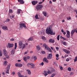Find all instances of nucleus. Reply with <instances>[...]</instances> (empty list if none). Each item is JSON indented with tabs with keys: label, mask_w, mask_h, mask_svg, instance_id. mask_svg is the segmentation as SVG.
I'll return each instance as SVG.
<instances>
[{
	"label": "nucleus",
	"mask_w": 77,
	"mask_h": 77,
	"mask_svg": "<svg viewBox=\"0 0 77 77\" xmlns=\"http://www.w3.org/2000/svg\"><path fill=\"white\" fill-rule=\"evenodd\" d=\"M46 32L47 34H50L51 35H54L55 32L53 33V31L50 27H48L46 30Z\"/></svg>",
	"instance_id": "nucleus-1"
},
{
	"label": "nucleus",
	"mask_w": 77,
	"mask_h": 77,
	"mask_svg": "<svg viewBox=\"0 0 77 77\" xmlns=\"http://www.w3.org/2000/svg\"><path fill=\"white\" fill-rule=\"evenodd\" d=\"M20 27H19L18 29L19 30H21L24 27L25 29H26V24L25 23H20Z\"/></svg>",
	"instance_id": "nucleus-2"
},
{
	"label": "nucleus",
	"mask_w": 77,
	"mask_h": 77,
	"mask_svg": "<svg viewBox=\"0 0 77 77\" xmlns=\"http://www.w3.org/2000/svg\"><path fill=\"white\" fill-rule=\"evenodd\" d=\"M27 66L33 69L35 68V64L33 63H27Z\"/></svg>",
	"instance_id": "nucleus-3"
},
{
	"label": "nucleus",
	"mask_w": 77,
	"mask_h": 77,
	"mask_svg": "<svg viewBox=\"0 0 77 77\" xmlns=\"http://www.w3.org/2000/svg\"><path fill=\"white\" fill-rule=\"evenodd\" d=\"M43 7V5H37L36 7V9L37 11L41 10L42 8Z\"/></svg>",
	"instance_id": "nucleus-4"
},
{
	"label": "nucleus",
	"mask_w": 77,
	"mask_h": 77,
	"mask_svg": "<svg viewBox=\"0 0 77 77\" xmlns=\"http://www.w3.org/2000/svg\"><path fill=\"white\" fill-rule=\"evenodd\" d=\"M10 66H11V64H9L6 68L7 70L6 71V73L7 74H9V69H10Z\"/></svg>",
	"instance_id": "nucleus-5"
},
{
	"label": "nucleus",
	"mask_w": 77,
	"mask_h": 77,
	"mask_svg": "<svg viewBox=\"0 0 77 77\" xmlns=\"http://www.w3.org/2000/svg\"><path fill=\"white\" fill-rule=\"evenodd\" d=\"M43 45L44 47H45L46 50H48V51H49V50H50V48L48 47V46H47V45L46 44H44Z\"/></svg>",
	"instance_id": "nucleus-6"
},
{
	"label": "nucleus",
	"mask_w": 77,
	"mask_h": 77,
	"mask_svg": "<svg viewBox=\"0 0 77 77\" xmlns=\"http://www.w3.org/2000/svg\"><path fill=\"white\" fill-rule=\"evenodd\" d=\"M66 36L67 37V38H70V32H69V31L68 30H67L66 31Z\"/></svg>",
	"instance_id": "nucleus-7"
},
{
	"label": "nucleus",
	"mask_w": 77,
	"mask_h": 77,
	"mask_svg": "<svg viewBox=\"0 0 77 77\" xmlns=\"http://www.w3.org/2000/svg\"><path fill=\"white\" fill-rule=\"evenodd\" d=\"M7 47H9V48H11L14 47V44H11L10 43H8L7 46Z\"/></svg>",
	"instance_id": "nucleus-8"
},
{
	"label": "nucleus",
	"mask_w": 77,
	"mask_h": 77,
	"mask_svg": "<svg viewBox=\"0 0 77 77\" xmlns=\"http://www.w3.org/2000/svg\"><path fill=\"white\" fill-rule=\"evenodd\" d=\"M63 51H64L67 54H69L70 53V51L69 50H68L66 49H63Z\"/></svg>",
	"instance_id": "nucleus-9"
},
{
	"label": "nucleus",
	"mask_w": 77,
	"mask_h": 77,
	"mask_svg": "<svg viewBox=\"0 0 77 77\" xmlns=\"http://www.w3.org/2000/svg\"><path fill=\"white\" fill-rule=\"evenodd\" d=\"M52 54H49L47 58L48 59H52Z\"/></svg>",
	"instance_id": "nucleus-10"
},
{
	"label": "nucleus",
	"mask_w": 77,
	"mask_h": 77,
	"mask_svg": "<svg viewBox=\"0 0 77 77\" xmlns=\"http://www.w3.org/2000/svg\"><path fill=\"white\" fill-rule=\"evenodd\" d=\"M43 62H46V63H48L49 62V61L48 60H47V58L45 57L43 58Z\"/></svg>",
	"instance_id": "nucleus-11"
},
{
	"label": "nucleus",
	"mask_w": 77,
	"mask_h": 77,
	"mask_svg": "<svg viewBox=\"0 0 77 77\" xmlns=\"http://www.w3.org/2000/svg\"><path fill=\"white\" fill-rule=\"evenodd\" d=\"M76 29H73L71 31V36H73V34L74 33H75V32Z\"/></svg>",
	"instance_id": "nucleus-12"
},
{
	"label": "nucleus",
	"mask_w": 77,
	"mask_h": 77,
	"mask_svg": "<svg viewBox=\"0 0 77 77\" xmlns=\"http://www.w3.org/2000/svg\"><path fill=\"white\" fill-rule=\"evenodd\" d=\"M2 29L4 30H8V29L6 26H2Z\"/></svg>",
	"instance_id": "nucleus-13"
},
{
	"label": "nucleus",
	"mask_w": 77,
	"mask_h": 77,
	"mask_svg": "<svg viewBox=\"0 0 77 77\" xmlns=\"http://www.w3.org/2000/svg\"><path fill=\"white\" fill-rule=\"evenodd\" d=\"M32 4L34 6H35V5H36L37 3H38V1H32Z\"/></svg>",
	"instance_id": "nucleus-14"
},
{
	"label": "nucleus",
	"mask_w": 77,
	"mask_h": 77,
	"mask_svg": "<svg viewBox=\"0 0 77 77\" xmlns=\"http://www.w3.org/2000/svg\"><path fill=\"white\" fill-rule=\"evenodd\" d=\"M20 48L22 49H24V48H26V45L25 44H23L22 45L19 47Z\"/></svg>",
	"instance_id": "nucleus-15"
},
{
	"label": "nucleus",
	"mask_w": 77,
	"mask_h": 77,
	"mask_svg": "<svg viewBox=\"0 0 77 77\" xmlns=\"http://www.w3.org/2000/svg\"><path fill=\"white\" fill-rule=\"evenodd\" d=\"M54 40L53 39L51 38L49 40V42L50 43H54Z\"/></svg>",
	"instance_id": "nucleus-16"
},
{
	"label": "nucleus",
	"mask_w": 77,
	"mask_h": 77,
	"mask_svg": "<svg viewBox=\"0 0 77 77\" xmlns=\"http://www.w3.org/2000/svg\"><path fill=\"white\" fill-rule=\"evenodd\" d=\"M43 74L45 75V76H47L48 75V73L46 71H44L43 72Z\"/></svg>",
	"instance_id": "nucleus-17"
},
{
	"label": "nucleus",
	"mask_w": 77,
	"mask_h": 77,
	"mask_svg": "<svg viewBox=\"0 0 77 77\" xmlns=\"http://www.w3.org/2000/svg\"><path fill=\"white\" fill-rule=\"evenodd\" d=\"M3 51L4 52V56H7V51H6V50L5 49H4L3 50Z\"/></svg>",
	"instance_id": "nucleus-18"
},
{
	"label": "nucleus",
	"mask_w": 77,
	"mask_h": 77,
	"mask_svg": "<svg viewBox=\"0 0 77 77\" xmlns=\"http://www.w3.org/2000/svg\"><path fill=\"white\" fill-rule=\"evenodd\" d=\"M18 2H20V4H24V2L23 1V0H18Z\"/></svg>",
	"instance_id": "nucleus-19"
},
{
	"label": "nucleus",
	"mask_w": 77,
	"mask_h": 77,
	"mask_svg": "<svg viewBox=\"0 0 77 77\" xmlns=\"http://www.w3.org/2000/svg\"><path fill=\"white\" fill-rule=\"evenodd\" d=\"M17 74L18 76H19V77H22L23 76V75H21V73H20V72H18L17 73Z\"/></svg>",
	"instance_id": "nucleus-20"
},
{
	"label": "nucleus",
	"mask_w": 77,
	"mask_h": 77,
	"mask_svg": "<svg viewBox=\"0 0 77 77\" xmlns=\"http://www.w3.org/2000/svg\"><path fill=\"white\" fill-rule=\"evenodd\" d=\"M19 46H22V45H23V42L21 41H19Z\"/></svg>",
	"instance_id": "nucleus-21"
},
{
	"label": "nucleus",
	"mask_w": 77,
	"mask_h": 77,
	"mask_svg": "<svg viewBox=\"0 0 77 77\" xmlns=\"http://www.w3.org/2000/svg\"><path fill=\"white\" fill-rule=\"evenodd\" d=\"M36 48H37V50H38V51H39V50L41 49V47H40V46H39V45L36 46Z\"/></svg>",
	"instance_id": "nucleus-22"
},
{
	"label": "nucleus",
	"mask_w": 77,
	"mask_h": 77,
	"mask_svg": "<svg viewBox=\"0 0 77 77\" xmlns=\"http://www.w3.org/2000/svg\"><path fill=\"white\" fill-rule=\"evenodd\" d=\"M11 55H14V54H15V50H12L11 52Z\"/></svg>",
	"instance_id": "nucleus-23"
},
{
	"label": "nucleus",
	"mask_w": 77,
	"mask_h": 77,
	"mask_svg": "<svg viewBox=\"0 0 77 77\" xmlns=\"http://www.w3.org/2000/svg\"><path fill=\"white\" fill-rule=\"evenodd\" d=\"M61 32L63 33L64 35H66V32H64V31H63V29H62L61 30Z\"/></svg>",
	"instance_id": "nucleus-24"
},
{
	"label": "nucleus",
	"mask_w": 77,
	"mask_h": 77,
	"mask_svg": "<svg viewBox=\"0 0 77 77\" xmlns=\"http://www.w3.org/2000/svg\"><path fill=\"white\" fill-rule=\"evenodd\" d=\"M33 39V38L32 37H30V38H29L28 40V41H32V40Z\"/></svg>",
	"instance_id": "nucleus-25"
},
{
	"label": "nucleus",
	"mask_w": 77,
	"mask_h": 77,
	"mask_svg": "<svg viewBox=\"0 0 77 77\" xmlns=\"http://www.w3.org/2000/svg\"><path fill=\"white\" fill-rule=\"evenodd\" d=\"M35 18L37 20H38V19H39V18L38 17V14H36L35 17Z\"/></svg>",
	"instance_id": "nucleus-26"
},
{
	"label": "nucleus",
	"mask_w": 77,
	"mask_h": 77,
	"mask_svg": "<svg viewBox=\"0 0 77 77\" xmlns=\"http://www.w3.org/2000/svg\"><path fill=\"white\" fill-rule=\"evenodd\" d=\"M43 14L45 17H46V15H47V12L45 11H43Z\"/></svg>",
	"instance_id": "nucleus-27"
},
{
	"label": "nucleus",
	"mask_w": 77,
	"mask_h": 77,
	"mask_svg": "<svg viewBox=\"0 0 77 77\" xmlns=\"http://www.w3.org/2000/svg\"><path fill=\"white\" fill-rule=\"evenodd\" d=\"M7 63H8V62L7 61H5L4 62L3 65L4 66H6L7 65Z\"/></svg>",
	"instance_id": "nucleus-28"
},
{
	"label": "nucleus",
	"mask_w": 77,
	"mask_h": 77,
	"mask_svg": "<svg viewBox=\"0 0 77 77\" xmlns=\"http://www.w3.org/2000/svg\"><path fill=\"white\" fill-rule=\"evenodd\" d=\"M26 71H27L28 74H29V75L31 74V72L30 70H27Z\"/></svg>",
	"instance_id": "nucleus-29"
},
{
	"label": "nucleus",
	"mask_w": 77,
	"mask_h": 77,
	"mask_svg": "<svg viewBox=\"0 0 77 77\" xmlns=\"http://www.w3.org/2000/svg\"><path fill=\"white\" fill-rule=\"evenodd\" d=\"M17 47V43H15V47H14L15 50H16Z\"/></svg>",
	"instance_id": "nucleus-30"
},
{
	"label": "nucleus",
	"mask_w": 77,
	"mask_h": 77,
	"mask_svg": "<svg viewBox=\"0 0 77 77\" xmlns=\"http://www.w3.org/2000/svg\"><path fill=\"white\" fill-rule=\"evenodd\" d=\"M63 44L64 45H66V43L65 42H62Z\"/></svg>",
	"instance_id": "nucleus-31"
},
{
	"label": "nucleus",
	"mask_w": 77,
	"mask_h": 77,
	"mask_svg": "<svg viewBox=\"0 0 77 77\" xmlns=\"http://www.w3.org/2000/svg\"><path fill=\"white\" fill-rule=\"evenodd\" d=\"M51 71H52V72H54V71H55V70L54 69H53V68H51Z\"/></svg>",
	"instance_id": "nucleus-32"
},
{
	"label": "nucleus",
	"mask_w": 77,
	"mask_h": 77,
	"mask_svg": "<svg viewBox=\"0 0 77 77\" xmlns=\"http://www.w3.org/2000/svg\"><path fill=\"white\" fill-rule=\"evenodd\" d=\"M47 72L48 73V74H51V71H50V70H48Z\"/></svg>",
	"instance_id": "nucleus-33"
},
{
	"label": "nucleus",
	"mask_w": 77,
	"mask_h": 77,
	"mask_svg": "<svg viewBox=\"0 0 77 77\" xmlns=\"http://www.w3.org/2000/svg\"><path fill=\"white\" fill-rule=\"evenodd\" d=\"M57 39L58 41H59V39H60V35H59L57 37Z\"/></svg>",
	"instance_id": "nucleus-34"
},
{
	"label": "nucleus",
	"mask_w": 77,
	"mask_h": 77,
	"mask_svg": "<svg viewBox=\"0 0 77 77\" xmlns=\"http://www.w3.org/2000/svg\"><path fill=\"white\" fill-rule=\"evenodd\" d=\"M77 56L76 57H75V59H74V62H77Z\"/></svg>",
	"instance_id": "nucleus-35"
},
{
	"label": "nucleus",
	"mask_w": 77,
	"mask_h": 77,
	"mask_svg": "<svg viewBox=\"0 0 77 77\" xmlns=\"http://www.w3.org/2000/svg\"><path fill=\"white\" fill-rule=\"evenodd\" d=\"M33 58L34 59V60H37V57L36 56H35L33 57Z\"/></svg>",
	"instance_id": "nucleus-36"
},
{
	"label": "nucleus",
	"mask_w": 77,
	"mask_h": 77,
	"mask_svg": "<svg viewBox=\"0 0 77 77\" xmlns=\"http://www.w3.org/2000/svg\"><path fill=\"white\" fill-rule=\"evenodd\" d=\"M21 11V10L19 9L17 10V13H18V14H20V12Z\"/></svg>",
	"instance_id": "nucleus-37"
},
{
	"label": "nucleus",
	"mask_w": 77,
	"mask_h": 77,
	"mask_svg": "<svg viewBox=\"0 0 77 77\" xmlns=\"http://www.w3.org/2000/svg\"><path fill=\"white\" fill-rule=\"evenodd\" d=\"M55 75H56L55 74H53L51 75V77H54V76H55Z\"/></svg>",
	"instance_id": "nucleus-38"
},
{
	"label": "nucleus",
	"mask_w": 77,
	"mask_h": 77,
	"mask_svg": "<svg viewBox=\"0 0 77 77\" xmlns=\"http://www.w3.org/2000/svg\"><path fill=\"white\" fill-rule=\"evenodd\" d=\"M23 66V64L21 63H19V67H21Z\"/></svg>",
	"instance_id": "nucleus-39"
},
{
	"label": "nucleus",
	"mask_w": 77,
	"mask_h": 77,
	"mask_svg": "<svg viewBox=\"0 0 77 77\" xmlns=\"http://www.w3.org/2000/svg\"><path fill=\"white\" fill-rule=\"evenodd\" d=\"M19 63H16L15 65V66L16 67H19Z\"/></svg>",
	"instance_id": "nucleus-40"
},
{
	"label": "nucleus",
	"mask_w": 77,
	"mask_h": 77,
	"mask_svg": "<svg viewBox=\"0 0 77 77\" xmlns=\"http://www.w3.org/2000/svg\"><path fill=\"white\" fill-rule=\"evenodd\" d=\"M42 39H44V40H45V37L44 36H43L42 37Z\"/></svg>",
	"instance_id": "nucleus-41"
},
{
	"label": "nucleus",
	"mask_w": 77,
	"mask_h": 77,
	"mask_svg": "<svg viewBox=\"0 0 77 77\" xmlns=\"http://www.w3.org/2000/svg\"><path fill=\"white\" fill-rule=\"evenodd\" d=\"M0 56H2V51H1V50H0Z\"/></svg>",
	"instance_id": "nucleus-42"
},
{
	"label": "nucleus",
	"mask_w": 77,
	"mask_h": 77,
	"mask_svg": "<svg viewBox=\"0 0 77 77\" xmlns=\"http://www.w3.org/2000/svg\"><path fill=\"white\" fill-rule=\"evenodd\" d=\"M51 49L53 51H54L55 53H56V51H55V50H54V48H53V47H51Z\"/></svg>",
	"instance_id": "nucleus-43"
},
{
	"label": "nucleus",
	"mask_w": 77,
	"mask_h": 77,
	"mask_svg": "<svg viewBox=\"0 0 77 77\" xmlns=\"http://www.w3.org/2000/svg\"><path fill=\"white\" fill-rule=\"evenodd\" d=\"M12 10L9 9V13H12Z\"/></svg>",
	"instance_id": "nucleus-44"
},
{
	"label": "nucleus",
	"mask_w": 77,
	"mask_h": 77,
	"mask_svg": "<svg viewBox=\"0 0 77 77\" xmlns=\"http://www.w3.org/2000/svg\"><path fill=\"white\" fill-rule=\"evenodd\" d=\"M68 70L69 71H71V69L70 67H68Z\"/></svg>",
	"instance_id": "nucleus-45"
},
{
	"label": "nucleus",
	"mask_w": 77,
	"mask_h": 77,
	"mask_svg": "<svg viewBox=\"0 0 77 77\" xmlns=\"http://www.w3.org/2000/svg\"><path fill=\"white\" fill-rule=\"evenodd\" d=\"M23 60L25 61H26V60H27V58L26 57H25L23 59Z\"/></svg>",
	"instance_id": "nucleus-46"
},
{
	"label": "nucleus",
	"mask_w": 77,
	"mask_h": 77,
	"mask_svg": "<svg viewBox=\"0 0 77 77\" xmlns=\"http://www.w3.org/2000/svg\"><path fill=\"white\" fill-rule=\"evenodd\" d=\"M42 53V54H45V51H41Z\"/></svg>",
	"instance_id": "nucleus-47"
},
{
	"label": "nucleus",
	"mask_w": 77,
	"mask_h": 77,
	"mask_svg": "<svg viewBox=\"0 0 77 77\" xmlns=\"http://www.w3.org/2000/svg\"><path fill=\"white\" fill-rule=\"evenodd\" d=\"M66 18L67 20H71V17H69L68 18V17H67Z\"/></svg>",
	"instance_id": "nucleus-48"
},
{
	"label": "nucleus",
	"mask_w": 77,
	"mask_h": 77,
	"mask_svg": "<svg viewBox=\"0 0 77 77\" xmlns=\"http://www.w3.org/2000/svg\"><path fill=\"white\" fill-rule=\"evenodd\" d=\"M60 69H61V70H63V67H62L61 66H60Z\"/></svg>",
	"instance_id": "nucleus-49"
},
{
	"label": "nucleus",
	"mask_w": 77,
	"mask_h": 77,
	"mask_svg": "<svg viewBox=\"0 0 77 77\" xmlns=\"http://www.w3.org/2000/svg\"><path fill=\"white\" fill-rule=\"evenodd\" d=\"M5 56L6 57V58H7V59H9V55H6Z\"/></svg>",
	"instance_id": "nucleus-50"
},
{
	"label": "nucleus",
	"mask_w": 77,
	"mask_h": 77,
	"mask_svg": "<svg viewBox=\"0 0 77 77\" xmlns=\"http://www.w3.org/2000/svg\"><path fill=\"white\" fill-rule=\"evenodd\" d=\"M26 57V59H30V56H28Z\"/></svg>",
	"instance_id": "nucleus-51"
},
{
	"label": "nucleus",
	"mask_w": 77,
	"mask_h": 77,
	"mask_svg": "<svg viewBox=\"0 0 77 77\" xmlns=\"http://www.w3.org/2000/svg\"><path fill=\"white\" fill-rule=\"evenodd\" d=\"M74 12H76V14H77V10H74Z\"/></svg>",
	"instance_id": "nucleus-52"
},
{
	"label": "nucleus",
	"mask_w": 77,
	"mask_h": 77,
	"mask_svg": "<svg viewBox=\"0 0 77 77\" xmlns=\"http://www.w3.org/2000/svg\"><path fill=\"white\" fill-rule=\"evenodd\" d=\"M69 61V58H67L66 60V61L67 62H68Z\"/></svg>",
	"instance_id": "nucleus-53"
},
{
	"label": "nucleus",
	"mask_w": 77,
	"mask_h": 77,
	"mask_svg": "<svg viewBox=\"0 0 77 77\" xmlns=\"http://www.w3.org/2000/svg\"><path fill=\"white\" fill-rule=\"evenodd\" d=\"M56 48L57 50V51H58L59 50V48H58L57 47H56Z\"/></svg>",
	"instance_id": "nucleus-54"
},
{
	"label": "nucleus",
	"mask_w": 77,
	"mask_h": 77,
	"mask_svg": "<svg viewBox=\"0 0 77 77\" xmlns=\"http://www.w3.org/2000/svg\"><path fill=\"white\" fill-rule=\"evenodd\" d=\"M72 74H73V72H71L70 73V74H69V75H72Z\"/></svg>",
	"instance_id": "nucleus-55"
},
{
	"label": "nucleus",
	"mask_w": 77,
	"mask_h": 77,
	"mask_svg": "<svg viewBox=\"0 0 77 77\" xmlns=\"http://www.w3.org/2000/svg\"><path fill=\"white\" fill-rule=\"evenodd\" d=\"M28 52H29V51L25 52L24 53L25 54H27V53H28Z\"/></svg>",
	"instance_id": "nucleus-56"
},
{
	"label": "nucleus",
	"mask_w": 77,
	"mask_h": 77,
	"mask_svg": "<svg viewBox=\"0 0 77 77\" xmlns=\"http://www.w3.org/2000/svg\"><path fill=\"white\" fill-rule=\"evenodd\" d=\"M56 57H59V55H58V54H56Z\"/></svg>",
	"instance_id": "nucleus-57"
},
{
	"label": "nucleus",
	"mask_w": 77,
	"mask_h": 77,
	"mask_svg": "<svg viewBox=\"0 0 77 77\" xmlns=\"http://www.w3.org/2000/svg\"><path fill=\"white\" fill-rule=\"evenodd\" d=\"M10 41H14V39L11 38Z\"/></svg>",
	"instance_id": "nucleus-58"
},
{
	"label": "nucleus",
	"mask_w": 77,
	"mask_h": 77,
	"mask_svg": "<svg viewBox=\"0 0 77 77\" xmlns=\"http://www.w3.org/2000/svg\"><path fill=\"white\" fill-rule=\"evenodd\" d=\"M9 21H10V20L9 19H8L7 20V22H8Z\"/></svg>",
	"instance_id": "nucleus-59"
},
{
	"label": "nucleus",
	"mask_w": 77,
	"mask_h": 77,
	"mask_svg": "<svg viewBox=\"0 0 77 77\" xmlns=\"http://www.w3.org/2000/svg\"><path fill=\"white\" fill-rule=\"evenodd\" d=\"M41 65H42V66H43V65H44V63L42 62L41 63Z\"/></svg>",
	"instance_id": "nucleus-60"
},
{
	"label": "nucleus",
	"mask_w": 77,
	"mask_h": 77,
	"mask_svg": "<svg viewBox=\"0 0 77 77\" xmlns=\"http://www.w3.org/2000/svg\"><path fill=\"white\" fill-rule=\"evenodd\" d=\"M12 18H14V17H15V15H12Z\"/></svg>",
	"instance_id": "nucleus-61"
},
{
	"label": "nucleus",
	"mask_w": 77,
	"mask_h": 77,
	"mask_svg": "<svg viewBox=\"0 0 77 77\" xmlns=\"http://www.w3.org/2000/svg\"><path fill=\"white\" fill-rule=\"evenodd\" d=\"M49 3L50 4H52V2H51V1H49Z\"/></svg>",
	"instance_id": "nucleus-62"
},
{
	"label": "nucleus",
	"mask_w": 77,
	"mask_h": 77,
	"mask_svg": "<svg viewBox=\"0 0 77 77\" xmlns=\"http://www.w3.org/2000/svg\"><path fill=\"white\" fill-rule=\"evenodd\" d=\"M56 60H59V57H57L56 58Z\"/></svg>",
	"instance_id": "nucleus-63"
},
{
	"label": "nucleus",
	"mask_w": 77,
	"mask_h": 77,
	"mask_svg": "<svg viewBox=\"0 0 77 77\" xmlns=\"http://www.w3.org/2000/svg\"><path fill=\"white\" fill-rule=\"evenodd\" d=\"M12 74H13V75H14V74H15V72H13L12 73Z\"/></svg>",
	"instance_id": "nucleus-64"
}]
</instances>
